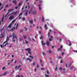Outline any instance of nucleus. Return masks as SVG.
Listing matches in <instances>:
<instances>
[{"instance_id":"ddd939ff","label":"nucleus","mask_w":77,"mask_h":77,"mask_svg":"<svg viewBox=\"0 0 77 77\" xmlns=\"http://www.w3.org/2000/svg\"><path fill=\"white\" fill-rule=\"evenodd\" d=\"M36 14H37L36 11H34L32 12V14H33V15H36Z\"/></svg>"},{"instance_id":"f03ea898","label":"nucleus","mask_w":77,"mask_h":77,"mask_svg":"<svg viewBox=\"0 0 77 77\" xmlns=\"http://www.w3.org/2000/svg\"><path fill=\"white\" fill-rule=\"evenodd\" d=\"M26 51H28V52L29 53V54H31V51H31V49L29 48H27L25 50Z\"/></svg>"},{"instance_id":"a878e982","label":"nucleus","mask_w":77,"mask_h":77,"mask_svg":"<svg viewBox=\"0 0 77 77\" xmlns=\"http://www.w3.org/2000/svg\"><path fill=\"white\" fill-rule=\"evenodd\" d=\"M50 32H48V38H50Z\"/></svg>"},{"instance_id":"aec40b11","label":"nucleus","mask_w":77,"mask_h":77,"mask_svg":"<svg viewBox=\"0 0 77 77\" xmlns=\"http://www.w3.org/2000/svg\"><path fill=\"white\" fill-rule=\"evenodd\" d=\"M13 14H14V15H16L17 14V11H16L14 13H12Z\"/></svg>"},{"instance_id":"0eeeda50","label":"nucleus","mask_w":77,"mask_h":77,"mask_svg":"<svg viewBox=\"0 0 77 77\" xmlns=\"http://www.w3.org/2000/svg\"><path fill=\"white\" fill-rule=\"evenodd\" d=\"M5 38V36L3 35V34H2V32L1 34L0 35V38Z\"/></svg>"},{"instance_id":"f704fd0d","label":"nucleus","mask_w":77,"mask_h":77,"mask_svg":"<svg viewBox=\"0 0 77 77\" xmlns=\"http://www.w3.org/2000/svg\"><path fill=\"white\" fill-rule=\"evenodd\" d=\"M45 76L46 77H49V76H48V75H47L46 74L45 75Z\"/></svg>"},{"instance_id":"9d476101","label":"nucleus","mask_w":77,"mask_h":77,"mask_svg":"<svg viewBox=\"0 0 77 77\" xmlns=\"http://www.w3.org/2000/svg\"><path fill=\"white\" fill-rule=\"evenodd\" d=\"M41 43L43 45L44 47H45V45L46 44V43H44L43 41H42Z\"/></svg>"},{"instance_id":"052dcab7","label":"nucleus","mask_w":77,"mask_h":77,"mask_svg":"<svg viewBox=\"0 0 77 77\" xmlns=\"http://www.w3.org/2000/svg\"><path fill=\"white\" fill-rule=\"evenodd\" d=\"M4 69H5V67H4L3 68H2V69L4 70Z\"/></svg>"},{"instance_id":"393cba45","label":"nucleus","mask_w":77,"mask_h":77,"mask_svg":"<svg viewBox=\"0 0 77 77\" xmlns=\"http://www.w3.org/2000/svg\"><path fill=\"white\" fill-rule=\"evenodd\" d=\"M45 27L46 29V30H47V24H45Z\"/></svg>"},{"instance_id":"b1692460","label":"nucleus","mask_w":77,"mask_h":77,"mask_svg":"<svg viewBox=\"0 0 77 77\" xmlns=\"http://www.w3.org/2000/svg\"><path fill=\"white\" fill-rule=\"evenodd\" d=\"M29 57L30 58H31V59H34V57L31 55L29 56Z\"/></svg>"},{"instance_id":"79ce46f5","label":"nucleus","mask_w":77,"mask_h":77,"mask_svg":"<svg viewBox=\"0 0 77 77\" xmlns=\"http://www.w3.org/2000/svg\"><path fill=\"white\" fill-rule=\"evenodd\" d=\"M23 38L24 39H25L26 38V36H23Z\"/></svg>"},{"instance_id":"09e8293b","label":"nucleus","mask_w":77,"mask_h":77,"mask_svg":"<svg viewBox=\"0 0 77 77\" xmlns=\"http://www.w3.org/2000/svg\"><path fill=\"white\" fill-rule=\"evenodd\" d=\"M21 3L20 4H19L18 5V6H21Z\"/></svg>"},{"instance_id":"4c0bfd02","label":"nucleus","mask_w":77,"mask_h":77,"mask_svg":"<svg viewBox=\"0 0 77 77\" xmlns=\"http://www.w3.org/2000/svg\"><path fill=\"white\" fill-rule=\"evenodd\" d=\"M25 31H27V28L26 27H25Z\"/></svg>"},{"instance_id":"72a5a7b5","label":"nucleus","mask_w":77,"mask_h":77,"mask_svg":"<svg viewBox=\"0 0 77 77\" xmlns=\"http://www.w3.org/2000/svg\"><path fill=\"white\" fill-rule=\"evenodd\" d=\"M15 28L14 27L13 28H12V29H11V30H13H13H15Z\"/></svg>"},{"instance_id":"7c9ffc66","label":"nucleus","mask_w":77,"mask_h":77,"mask_svg":"<svg viewBox=\"0 0 77 77\" xmlns=\"http://www.w3.org/2000/svg\"><path fill=\"white\" fill-rule=\"evenodd\" d=\"M42 54L43 56H44V55H46V54L44 53V52H42Z\"/></svg>"},{"instance_id":"58836bf2","label":"nucleus","mask_w":77,"mask_h":77,"mask_svg":"<svg viewBox=\"0 0 77 77\" xmlns=\"http://www.w3.org/2000/svg\"><path fill=\"white\" fill-rule=\"evenodd\" d=\"M49 53H50V54H51V50H49Z\"/></svg>"},{"instance_id":"603ef678","label":"nucleus","mask_w":77,"mask_h":77,"mask_svg":"<svg viewBox=\"0 0 77 77\" xmlns=\"http://www.w3.org/2000/svg\"><path fill=\"white\" fill-rule=\"evenodd\" d=\"M42 1H40L39 2L40 3H42Z\"/></svg>"},{"instance_id":"2f4dec72","label":"nucleus","mask_w":77,"mask_h":77,"mask_svg":"<svg viewBox=\"0 0 77 77\" xmlns=\"http://www.w3.org/2000/svg\"><path fill=\"white\" fill-rule=\"evenodd\" d=\"M43 38V36L42 35H41V37H40V39H42Z\"/></svg>"},{"instance_id":"37998d69","label":"nucleus","mask_w":77,"mask_h":77,"mask_svg":"<svg viewBox=\"0 0 77 77\" xmlns=\"http://www.w3.org/2000/svg\"><path fill=\"white\" fill-rule=\"evenodd\" d=\"M25 43L26 44H28V42L27 41V40H25Z\"/></svg>"},{"instance_id":"69168bd1","label":"nucleus","mask_w":77,"mask_h":77,"mask_svg":"<svg viewBox=\"0 0 77 77\" xmlns=\"http://www.w3.org/2000/svg\"><path fill=\"white\" fill-rule=\"evenodd\" d=\"M62 55H63L64 53L63 52H62L61 53Z\"/></svg>"},{"instance_id":"a211bd4d","label":"nucleus","mask_w":77,"mask_h":77,"mask_svg":"<svg viewBox=\"0 0 77 77\" xmlns=\"http://www.w3.org/2000/svg\"><path fill=\"white\" fill-rule=\"evenodd\" d=\"M11 26H12V25H11V24H10L8 26V28H9V29L11 28Z\"/></svg>"},{"instance_id":"864d4df0","label":"nucleus","mask_w":77,"mask_h":77,"mask_svg":"<svg viewBox=\"0 0 77 77\" xmlns=\"http://www.w3.org/2000/svg\"><path fill=\"white\" fill-rule=\"evenodd\" d=\"M15 8L16 9H18V7H16Z\"/></svg>"},{"instance_id":"6e6552de","label":"nucleus","mask_w":77,"mask_h":77,"mask_svg":"<svg viewBox=\"0 0 77 77\" xmlns=\"http://www.w3.org/2000/svg\"><path fill=\"white\" fill-rule=\"evenodd\" d=\"M28 13V11L27 10L26 12H25L24 14H23V15L25 16H27V13Z\"/></svg>"},{"instance_id":"ea45409f","label":"nucleus","mask_w":77,"mask_h":77,"mask_svg":"<svg viewBox=\"0 0 77 77\" xmlns=\"http://www.w3.org/2000/svg\"><path fill=\"white\" fill-rule=\"evenodd\" d=\"M44 69H45V68H41V70H44Z\"/></svg>"},{"instance_id":"6e6d98bb","label":"nucleus","mask_w":77,"mask_h":77,"mask_svg":"<svg viewBox=\"0 0 77 77\" xmlns=\"http://www.w3.org/2000/svg\"><path fill=\"white\" fill-rule=\"evenodd\" d=\"M60 48H63V46H62V45L61 46Z\"/></svg>"},{"instance_id":"a18cd8bd","label":"nucleus","mask_w":77,"mask_h":77,"mask_svg":"<svg viewBox=\"0 0 77 77\" xmlns=\"http://www.w3.org/2000/svg\"><path fill=\"white\" fill-rule=\"evenodd\" d=\"M47 74H49V72H48V70L47 71Z\"/></svg>"},{"instance_id":"f8f14e48","label":"nucleus","mask_w":77,"mask_h":77,"mask_svg":"<svg viewBox=\"0 0 77 77\" xmlns=\"http://www.w3.org/2000/svg\"><path fill=\"white\" fill-rule=\"evenodd\" d=\"M8 43H7L6 44H5V45H4V44L3 45V44H2V45L3 46V47H6V45H8Z\"/></svg>"},{"instance_id":"338daca9","label":"nucleus","mask_w":77,"mask_h":77,"mask_svg":"<svg viewBox=\"0 0 77 77\" xmlns=\"http://www.w3.org/2000/svg\"><path fill=\"white\" fill-rule=\"evenodd\" d=\"M32 41H35V39H34V38H32Z\"/></svg>"},{"instance_id":"bb28decb","label":"nucleus","mask_w":77,"mask_h":77,"mask_svg":"<svg viewBox=\"0 0 77 77\" xmlns=\"http://www.w3.org/2000/svg\"><path fill=\"white\" fill-rule=\"evenodd\" d=\"M22 12H25V11H26V10H24L23 8H22Z\"/></svg>"},{"instance_id":"423d86ee","label":"nucleus","mask_w":77,"mask_h":77,"mask_svg":"<svg viewBox=\"0 0 77 77\" xmlns=\"http://www.w3.org/2000/svg\"><path fill=\"white\" fill-rule=\"evenodd\" d=\"M26 60L27 61L29 60V62H32V60L29 58H27L26 59Z\"/></svg>"},{"instance_id":"4468645a","label":"nucleus","mask_w":77,"mask_h":77,"mask_svg":"<svg viewBox=\"0 0 77 77\" xmlns=\"http://www.w3.org/2000/svg\"><path fill=\"white\" fill-rule=\"evenodd\" d=\"M40 61L41 63V66H44V65H42V60H41V59H40Z\"/></svg>"},{"instance_id":"412c9836","label":"nucleus","mask_w":77,"mask_h":77,"mask_svg":"<svg viewBox=\"0 0 77 77\" xmlns=\"http://www.w3.org/2000/svg\"><path fill=\"white\" fill-rule=\"evenodd\" d=\"M42 21L43 22H44V17L43 16H42Z\"/></svg>"},{"instance_id":"5fc2aeb1","label":"nucleus","mask_w":77,"mask_h":77,"mask_svg":"<svg viewBox=\"0 0 77 77\" xmlns=\"http://www.w3.org/2000/svg\"><path fill=\"white\" fill-rule=\"evenodd\" d=\"M74 52H76V53H77V51H75V50H73Z\"/></svg>"},{"instance_id":"e433bc0d","label":"nucleus","mask_w":77,"mask_h":77,"mask_svg":"<svg viewBox=\"0 0 77 77\" xmlns=\"http://www.w3.org/2000/svg\"><path fill=\"white\" fill-rule=\"evenodd\" d=\"M25 20H26V19H25V18L23 17V18L22 19V20H23V21H24Z\"/></svg>"},{"instance_id":"13d9d810","label":"nucleus","mask_w":77,"mask_h":77,"mask_svg":"<svg viewBox=\"0 0 77 77\" xmlns=\"http://www.w3.org/2000/svg\"><path fill=\"white\" fill-rule=\"evenodd\" d=\"M0 47H1L2 48V47H3V45H0Z\"/></svg>"},{"instance_id":"49530a36","label":"nucleus","mask_w":77,"mask_h":77,"mask_svg":"<svg viewBox=\"0 0 77 77\" xmlns=\"http://www.w3.org/2000/svg\"><path fill=\"white\" fill-rule=\"evenodd\" d=\"M35 65V62H34L33 63L32 65H33L34 66V65Z\"/></svg>"},{"instance_id":"bf43d9fd","label":"nucleus","mask_w":77,"mask_h":77,"mask_svg":"<svg viewBox=\"0 0 77 77\" xmlns=\"http://www.w3.org/2000/svg\"><path fill=\"white\" fill-rule=\"evenodd\" d=\"M28 9H29V8H30V6L29 5H28Z\"/></svg>"},{"instance_id":"c756f323","label":"nucleus","mask_w":77,"mask_h":77,"mask_svg":"<svg viewBox=\"0 0 77 77\" xmlns=\"http://www.w3.org/2000/svg\"><path fill=\"white\" fill-rule=\"evenodd\" d=\"M3 28H1V33H2V31H3Z\"/></svg>"},{"instance_id":"2eb2a0df","label":"nucleus","mask_w":77,"mask_h":77,"mask_svg":"<svg viewBox=\"0 0 77 77\" xmlns=\"http://www.w3.org/2000/svg\"><path fill=\"white\" fill-rule=\"evenodd\" d=\"M13 18H14V17L11 16L10 17L9 19V20H12V19H13Z\"/></svg>"},{"instance_id":"e2e57ef3","label":"nucleus","mask_w":77,"mask_h":77,"mask_svg":"<svg viewBox=\"0 0 77 77\" xmlns=\"http://www.w3.org/2000/svg\"><path fill=\"white\" fill-rule=\"evenodd\" d=\"M62 68H59V69H60V70H62Z\"/></svg>"},{"instance_id":"680f3d73","label":"nucleus","mask_w":77,"mask_h":77,"mask_svg":"<svg viewBox=\"0 0 77 77\" xmlns=\"http://www.w3.org/2000/svg\"><path fill=\"white\" fill-rule=\"evenodd\" d=\"M11 64V63H8V65H10Z\"/></svg>"},{"instance_id":"c85d7f7f","label":"nucleus","mask_w":77,"mask_h":77,"mask_svg":"<svg viewBox=\"0 0 77 77\" xmlns=\"http://www.w3.org/2000/svg\"><path fill=\"white\" fill-rule=\"evenodd\" d=\"M69 46H71V42H70V41H69Z\"/></svg>"},{"instance_id":"4be33fe9","label":"nucleus","mask_w":77,"mask_h":77,"mask_svg":"<svg viewBox=\"0 0 77 77\" xmlns=\"http://www.w3.org/2000/svg\"><path fill=\"white\" fill-rule=\"evenodd\" d=\"M12 2L14 4H16L17 3V1H13Z\"/></svg>"},{"instance_id":"cd10ccee","label":"nucleus","mask_w":77,"mask_h":77,"mask_svg":"<svg viewBox=\"0 0 77 77\" xmlns=\"http://www.w3.org/2000/svg\"><path fill=\"white\" fill-rule=\"evenodd\" d=\"M22 15H23V13H20L18 16V17H20V16H22Z\"/></svg>"},{"instance_id":"f257e3e1","label":"nucleus","mask_w":77,"mask_h":77,"mask_svg":"<svg viewBox=\"0 0 77 77\" xmlns=\"http://www.w3.org/2000/svg\"><path fill=\"white\" fill-rule=\"evenodd\" d=\"M12 36L13 37V39H15H15L16 41H17V35H15L14 33H13Z\"/></svg>"},{"instance_id":"1a4fd4ad","label":"nucleus","mask_w":77,"mask_h":77,"mask_svg":"<svg viewBox=\"0 0 77 77\" xmlns=\"http://www.w3.org/2000/svg\"><path fill=\"white\" fill-rule=\"evenodd\" d=\"M21 67V65H20L18 66V67L17 66H15V68L16 69H18L19 68H20V67Z\"/></svg>"},{"instance_id":"774afa93","label":"nucleus","mask_w":77,"mask_h":77,"mask_svg":"<svg viewBox=\"0 0 77 77\" xmlns=\"http://www.w3.org/2000/svg\"><path fill=\"white\" fill-rule=\"evenodd\" d=\"M8 6V5H7L6 6H5V8H7Z\"/></svg>"},{"instance_id":"473e14b6","label":"nucleus","mask_w":77,"mask_h":77,"mask_svg":"<svg viewBox=\"0 0 77 77\" xmlns=\"http://www.w3.org/2000/svg\"><path fill=\"white\" fill-rule=\"evenodd\" d=\"M61 63H63V61H62V58L61 59V61H60Z\"/></svg>"},{"instance_id":"7ed1b4c3","label":"nucleus","mask_w":77,"mask_h":77,"mask_svg":"<svg viewBox=\"0 0 77 77\" xmlns=\"http://www.w3.org/2000/svg\"><path fill=\"white\" fill-rule=\"evenodd\" d=\"M16 21V20H14L10 24L12 26H13L14 25V26H15L16 25V23H15V21Z\"/></svg>"},{"instance_id":"5701e85b","label":"nucleus","mask_w":77,"mask_h":77,"mask_svg":"<svg viewBox=\"0 0 77 77\" xmlns=\"http://www.w3.org/2000/svg\"><path fill=\"white\" fill-rule=\"evenodd\" d=\"M18 24H17L16 26V29H17L18 28Z\"/></svg>"},{"instance_id":"39448f33","label":"nucleus","mask_w":77,"mask_h":77,"mask_svg":"<svg viewBox=\"0 0 77 77\" xmlns=\"http://www.w3.org/2000/svg\"><path fill=\"white\" fill-rule=\"evenodd\" d=\"M9 37H7L6 38V41L5 42H4L3 43V45H4V44H5V43H6V42H8V41H9Z\"/></svg>"},{"instance_id":"0e129e2a","label":"nucleus","mask_w":77,"mask_h":77,"mask_svg":"<svg viewBox=\"0 0 77 77\" xmlns=\"http://www.w3.org/2000/svg\"><path fill=\"white\" fill-rule=\"evenodd\" d=\"M66 68H67V63L66 64Z\"/></svg>"},{"instance_id":"dca6fc26","label":"nucleus","mask_w":77,"mask_h":77,"mask_svg":"<svg viewBox=\"0 0 77 77\" xmlns=\"http://www.w3.org/2000/svg\"><path fill=\"white\" fill-rule=\"evenodd\" d=\"M3 21H4V16H3L2 19V22H3Z\"/></svg>"},{"instance_id":"4d7b16f0","label":"nucleus","mask_w":77,"mask_h":77,"mask_svg":"<svg viewBox=\"0 0 77 77\" xmlns=\"http://www.w3.org/2000/svg\"><path fill=\"white\" fill-rule=\"evenodd\" d=\"M15 40H13L12 41V42H15Z\"/></svg>"},{"instance_id":"de8ad7c7","label":"nucleus","mask_w":77,"mask_h":77,"mask_svg":"<svg viewBox=\"0 0 77 77\" xmlns=\"http://www.w3.org/2000/svg\"><path fill=\"white\" fill-rule=\"evenodd\" d=\"M23 32V30L22 29H21L20 31V33H21V32Z\"/></svg>"},{"instance_id":"20e7f679","label":"nucleus","mask_w":77,"mask_h":77,"mask_svg":"<svg viewBox=\"0 0 77 77\" xmlns=\"http://www.w3.org/2000/svg\"><path fill=\"white\" fill-rule=\"evenodd\" d=\"M13 11V9H10L9 10H8V12L5 15V17H7V15H8V14H9V13L10 12H11V11Z\"/></svg>"},{"instance_id":"6ab92c4d","label":"nucleus","mask_w":77,"mask_h":77,"mask_svg":"<svg viewBox=\"0 0 77 77\" xmlns=\"http://www.w3.org/2000/svg\"><path fill=\"white\" fill-rule=\"evenodd\" d=\"M29 23L30 24H33V21L32 20H30L29 21Z\"/></svg>"},{"instance_id":"a19ab883","label":"nucleus","mask_w":77,"mask_h":77,"mask_svg":"<svg viewBox=\"0 0 77 77\" xmlns=\"http://www.w3.org/2000/svg\"><path fill=\"white\" fill-rule=\"evenodd\" d=\"M58 51H59L60 50L61 51V48H58Z\"/></svg>"},{"instance_id":"f3484780","label":"nucleus","mask_w":77,"mask_h":77,"mask_svg":"<svg viewBox=\"0 0 77 77\" xmlns=\"http://www.w3.org/2000/svg\"><path fill=\"white\" fill-rule=\"evenodd\" d=\"M46 43L47 44V45L48 46H49V45H50V42H47Z\"/></svg>"},{"instance_id":"3c124183","label":"nucleus","mask_w":77,"mask_h":77,"mask_svg":"<svg viewBox=\"0 0 77 77\" xmlns=\"http://www.w3.org/2000/svg\"><path fill=\"white\" fill-rule=\"evenodd\" d=\"M39 65L38 64H37V68H38V67H39Z\"/></svg>"},{"instance_id":"8fccbe9b","label":"nucleus","mask_w":77,"mask_h":77,"mask_svg":"<svg viewBox=\"0 0 77 77\" xmlns=\"http://www.w3.org/2000/svg\"><path fill=\"white\" fill-rule=\"evenodd\" d=\"M52 41V39H51V38H50L49 41Z\"/></svg>"},{"instance_id":"c9c22d12","label":"nucleus","mask_w":77,"mask_h":77,"mask_svg":"<svg viewBox=\"0 0 77 77\" xmlns=\"http://www.w3.org/2000/svg\"><path fill=\"white\" fill-rule=\"evenodd\" d=\"M7 73H6V72H5L4 74H2V75H6Z\"/></svg>"},{"instance_id":"c03bdc74","label":"nucleus","mask_w":77,"mask_h":77,"mask_svg":"<svg viewBox=\"0 0 77 77\" xmlns=\"http://www.w3.org/2000/svg\"><path fill=\"white\" fill-rule=\"evenodd\" d=\"M57 66H56V67L55 69V71H56V70H57Z\"/></svg>"},{"instance_id":"9b49d317","label":"nucleus","mask_w":77,"mask_h":77,"mask_svg":"<svg viewBox=\"0 0 77 77\" xmlns=\"http://www.w3.org/2000/svg\"><path fill=\"white\" fill-rule=\"evenodd\" d=\"M41 5L40 4H38V6L39 8V10H42V9H41Z\"/></svg>"}]
</instances>
